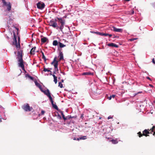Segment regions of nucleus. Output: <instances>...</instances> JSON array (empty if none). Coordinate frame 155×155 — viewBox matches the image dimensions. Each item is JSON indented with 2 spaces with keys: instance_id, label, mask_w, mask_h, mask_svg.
<instances>
[{
  "instance_id": "nucleus-1",
  "label": "nucleus",
  "mask_w": 155,
  "mask_h": 155,
  "mask_svg": "<svg viewBox=\"0 0 155 155\" xmlns=\"http://www.w3.org/2000/svg\"><path fill=\"white\" fill-rule=\"evenodd\" d=\"M23 55V53L22 50L18 51L17 59H18V61L19 62L18 66L21 67L23 70L25 71L24 68L25 66L24 64V61L22 58Z\"/></svg>"
},
{
  "instance_id": "nucleus-2",
  "label": "nucleus",
  "mask_w": 155,
  "mask_h": 155,
  "mask_svg": "<svg viewBox=\"0 0 155 155\" xmlns=\"http://www.w3.org/2000/svg\"><path fill=\"white\" fill-rule=\"evenodd\" d=\"M57 57H55L53 61L51 63V64L53 65L54 67V71H53L54 74H56V72H58V61L56 60Z\"/></svg>"
},
{
  "instance_id": "nucleus-3",
  "label": "nucleus",
  "mask_w": 155,
  "mask_h": 155,
  "mask_svg": "<svg viewBox=\"0 0 155 155\" xmlns=\"http://www.w3.org/2000/svg\"><path fill=\"white\" fill-rule=\"evenodd\" d=\"M57 18L58 20V22L59 23V25H60V26H59V29H60L61 31H62L64 26L65 24V20H64L62 18H59L57 17Z\"/></svg>"
},
{
  "instance_id": "nucleus-4",
  "label": "nucleus",
  "mask_w": 155,
  "mask_h": 155,
  "mask_svg": "<svg viewBox=\"0 0 155 155\" xmlns=\"http://www.w3.org/2000/svg\"><path fill=\"white\" fill-rule=\"evenodd\" d=\"M2 3H3V6H6L7 7V10L10 12L11 9L12 5L11 3L10 2H7L5 0H1Z\"/></svg>"
},
{
  "instance_id": "nucleus-5",
  "label": "nucleus",
  "mask_w": 155,
  "mask_h": 155,
  "mask_svg": "<svg viewBox=\"0 0 155 155\" xmlns=\"http://www.w3.org/2000/svg\"><path fill=\"white\" fill-rule=\"evenodd\" d=\"M56 21V19H55V21L51 20L49 22V25L50 26H52L54 28H56V29L58 30L59 29V26H58Z\"/></svg>"
},
{
  "instance_id": "nucleus-6",
  "label": "nucleus",
  "mask_w": 155,
  "mask_h": 155,
  "mask_svg": "<svg viewBox=\"0 0 155 155\" xmlns=\"http://www.w3.org/2000/svg\"><path fill=\"white\" fill-rule=\"evenodd\" d=\"M21 107L25 111H30L33 109L32 107H30L29 104L27 103L23 105Z\"/></svg>"
},
{
  "instance_id": "nucleus-7",
  "label": "nucleus",
  "mask_w": 155,
  "mask_h": 155,
  "mask_svg": "<svg viewBox=\"0 0 155 155\" xmlns=\"http://www.w3.org/2000/svg\"><path fill=\"white\" fill-rule=\"evenodd\" d=\"M14 39V41L13 42V43L14 45H15L17 48H20V46L19 43L20 41V38L19 37H18V43L17 42V40L16 38H15Z\"/></svg>"
},
{
  "instance_id": "nucleus-8",
  "label": "nucleus",
  "mask_w": 155,
  "mask_h": 155,
  "mask_svg": "<svg viewBox=\"0 0 155 155\" xmlns=\"http://www.w3.org/2000/svg\"><path fill=\"white\" fill-rule=\"evenodd\" d=\"M37 7L40 9H42L45 6V4L42 2H39L37 4Z\"/></svg>"
},
{
  "instance_id": "nucleus-9",
  "label": "nucleus",
  "mask_w": 155,
  "mask_h": 155,
  "mask_svg": "<svg viewBox=\"0 0 155 155\" xmlns=\"http://www.w3.org/2000/svg\"><path fill=\"white\" fill-rule=\"evenodd\" d=\"M143 136H145L146 137L149 136V135H148V134H150L149 129L144 130L143 131Z\"/></svg>"
},
{
  "instance_id": "nucleus-10",
  "label": "nucleus",
  "mask_w": 155,
  "mask_h": 155,
  "mask_svg": "<svg viewBox=\"0 0 155 155\" xmlns=\"http://www.w3.org/2000/svg\"><path fill=\"white\" fill-rule=\"evenodd\" d=\"M58 49L60 51L59 57H60L59 61H60L63 59V54L62 52L61 51V49H60L59 48H58Z\"/></svg>"
},
{
  "instance_id": "nucleus-11",
  "label": "nucleus",
  "mask_w": 155,
  "mask_h": 155,
  "mask_svg": "<svg viewBox=\"0 0 155 155\" xmlns=\"http://www.w3.org/2000/svg\"><path fill=\"white\" fill-rule=\"evenodd\" d=\"M112 28L114 31L116 32H122L123 31V29L121 28H117L113 26Z\"/></svg>"
},
{
  "instance_id": "nucleus-12",
  "label": "nucleus",
  "mask_w": 155,
  "mask_h": 155,
  "mask_svg": "<svg viewBox=\"0 0 155 155\" xmlns=\"http://www.w3.org/2000/svg\"><path fill=\"white\" fill-rule=\"evenodd\" d=\"M41 91V92H43L47 96L48 95V94H51L49 90L48 89H47L46 90H45V91H44L42 89Z\"/></svg>"
},
{
  "instance_id": "nucleus-13",
  "label": "nucleus",
  "mask_w": 155,
  "mask_h": 155,
  "mask_svg": "<svg viewBox=\"0 0 155 155\" xmlns=\"http://www.w3.org/2000/svg\"><path fill=\"white\" fill-rule=\"evenodd\" d=\"M107 45L110 47H114L116 48H118V45L112 43H109Z\"/></svg>"
},
{
  "instance_id": "nucleus-14",
  "label": "nucleus",
  "mask_w": 155,
  "mask_h": 155,
  "mask_svg": "<svg viewBox=\"0 0 155 155\" xmlns=\"http://www.w3.org/2000/svg\"><path fill=\"white\" fill-rule=\"evenodd\" d=\"M36 48V47H35L33 48L30 51V54H35V51Z\"/></svg>"
},
{
  "instance_id": "nucleus-15",
  "label": "nucleus",
  "mask_w": 155,
  "mask_h": 155,
  "mask_svg": "<svg viewBox=\"0 0 155 155\" xmlns=\"http://www.w3.org/2000/svg\"><path fill=\"white\" fill-rule=\"evenodd\" d=\"M35 84L41 90V91L42 90L41 86V85L38 83L36 81H35Z\"/></svg>"
},
{
  "instance_id": "nucleus-16",
  "label": "nucleus",
  "mask_w": 155,
  "mask_h": 155,
  "mask_svg": "<svg viewBox=\"0 0 155 155\" xmlns=\"http://www.w3.org/2000/svg\"><path fill=\"white\" fill-rule=\"evenodd\" d=\"M48 40V39L46 37H44L43 38H42L41 39V41L43 43H44L46 42Z\"/></svg>"
},
{
  "instance_id": "nucleus-17",
  "label": "nucleus",
  "mask_w": 155,
  "mask_h": 155,
  "mask_svg": "<svg viewBox=\"0 0 155 155\" xmlns=\"http://www.w3.org/2000/svg\"><path fill=\"white\" fill-rule=\"evenodd\" d=\"M150 134H152V132H153L155 130V126H153L152 128L150 129H149Z\"/></svg>"
},
{
  "instance_id": "nucleus-18",
  "label": "nucleus",
  "mask_w": 155,
  "mask_h": 155,
  "mask_svg": "<svg viewBox=\"0 0 155 155\" xmlns=\"http://www.w3.org/2000/svg\"><path fill=\"white\" fill-rule=\"evenodd\" d=\"M51 104L53 106V107L56 110H58V107L57 105L54 104V101H51Z\"/></svg>"
},
{
  "instance_id": "nucleus-19",
  "label": "nucleus",
  "mask_w": 155,
  "mask_h": 155,
  "mask_svg": "<svg viewBox=\"0 0 155 155\" xmlns=\"http://www.w3.org/2000/svg\"><path fill=\"white\" fill-rule=\"evenodd\" d=\"M58 44H59V47L61 48H63L66 46L65 45H64L61 42H59Z\"/></svg>"
},
{
  "instance_id": "nucleus-20",
  "label": "nucleus",
  "mask_w": 155,
  "mask_h": 155,
  "mask_svg": "<svg viewBox=\"0 0 155 155\" xmlns=\"http://www.w3.org/2000/svg\"><path fill=\"white\" fill-rule=\"evenodd\" d=\"M110 141L114 144H116L118 143L117 139L115 140L113 139L110 140Z\"/></svg>"
},
{
  "instance_id": "nucleus-21",
  "label": "nucleus",
  "mask_w": 155,
  "mask_h": 155,
  "mask_svg": "<svg viewBox=\"0 0 155 155\" xmlns=\"http://www.w3.org/2000/svg\"><path fill=\"white\" fill-rule=\"evenodd\" d=\"M58 42L56 40L53 41V45L54 46H57L58 45Z\"/></svg>"
},
{
  "instance_id": "nucleus-22",
  "label": "nucleus",
  "mask_w": 155,
  "mask_h": 155,
  "mask_svg": "<svg viewBox=\"0 0 155 155\" xmlns=\"http://www.w3.org/2000/svg\"><path fill=\"white\" fill-rule=\"evenodd\" d=\"M48 97H49V99L50 101H52L53 100L52 97L51 96V94H48Z\"/></svg>"
},
{
  "instance_id": "nucleus-23",
  "label": "nucleus",
  "mask_w": 155,
  "mask_h": 155,
  "mask_svg": "<svg viewBox=\"0 0 155 155\" xmlns=\"http://www.w3.org/2000/svg\"><path fill=\"white\" fill-rule=\"evenodd\" d=\"M48 97H49V99L50 101H52L53 100L52 97L51 96V94H48Z\"/></svg>"
},
{
  "instance_id": "nucleus-24",
  "label": "nucleus",
  "mask_w": 155,
  "mask_h": 155,
  "mask_svg": "<svg viewBox=\"0 0 155 155\" xmlns=\"http://www.w3.org/2000/svg\"><path fill=\"white\" fill-rule=\"evenodd\" d=\"M41 52L42 54V58L43 59H44L45 61H46V58H45V57L44 54V53L42 51H41Z\"/></svg>"
},
{
  "instance_id": "nucleus-25",
  "label": "nucleus",
  "mask_w": 155,
  "mask_h": 155,
  "mask_svg": "<svg viewBox=\"0 0 155 155\" xmlns=\"http://www.w3.org/2000/svg\"><path fill=\"white\" fill-rule=\"evenodd\" d=\"M26 76L28 77V78H29L31 80H34V78L33 77L29 75V74H27L26 75Z\"/></svg>"
},
{
  "instance_id": "nucleus-26",
  "label": "nucleus",
  "mask_w": 155,
  "mask_h": 155,
  "mask_svg": "<svg viewBox=\"0 0 155 155\" xmlns=\"http://www.w3.org/2000/svg\"><path fill=\"white\" fill-rule=\"evenodd\" d=\"M137 134H138V135L139 137H142V136L143 135V134H142L141 132H139L137 133Z\"/></svg>"
},
{
  "instance_id": "nucleus-27",
  "label": "nucleus",
  "mask_w": 155,
  "mask_h": 155,
  "mask_svg": "<svg viewBox=\"0 0 155 155\" xmlns=\"http://www.w3.org/2000/svg\"><path fill=\"white\" fill-rule=\"evenodd\" d=\"M91 73L90 72H84L82 74L83 75H91Z\"/></svg>"
},
{
  "instance_id": "nucleus-28",
  "label": "nucleus",
  "mask_w": 155,
  "mask_h": 155,
  "mask_svg": "<svg viewBox=\"0 0 155 155\" xmlns=\"http://www.w3.org/2000/svg\"><path fill=\"white\" fill-rule=\"evenodd\" d=\"M115 96V95H110V96L108 97V99L109 100H110L112 98H114Z\"/></svg>"
},
{
  "instance_id": "nucleus-29",
  "label": "nucleus",
  "mask_w": 155,
  "mask_h": 155,
  "mask_svg": "<svg viewBox=\"0 0 155 155\" xmlns=\"http://www.w3.org/2000/svg\"><path fill=\"white\" fill-rule=\"evenodd\" d=\"M87 136H83L81 137H80V140H85L87 139Z\"/></svg>"
},
{
  "instance_id": "nucleus-30",
  "label": "nucleus",
  "mask_w": 155,
  "mask_h": 155,
  "mask_svg": "<svg viewBox=\"0 0 155 155\" xmlns=\"http://www.w3.org/2000/svg\"><path fill=\"white\" fill-rule=\"evenodd\" d=\"M58 86L60 88H62L63 87V84L61 82H59L58 83Z\"/></svg>"
},
{
  "instance_id": "nucleus-31",
  "label": "nucleus",
  "mask_w": 155,
  "mask_h": 155,
  "mask_svg": "<svg viewBox=\"0 0 155 155\" xmlns=\"http://www.w3.org/2000/svg\"><path fill=\"white\" fill-rule=\"evenodd\" d=\"M43 71H44L45 72H46V71L49 72V71H51L50 70H48V69L46 68H44V70H43Z\"/></svg>"
},
{
  "instance_id": "nucleus-32",
  "label": "nucleus",
  "mask_w": 155,
  "mask_h": 155,
  "mask_svg": "<svg viewBox=\"0 0 155 155\" xmlns=\"http://www.w3.org/2000/svg\"><path fill=\"white\" fill-rule=\"evenodd\" d=\"M57 77L54 78V82H55V84H57Z\"/></svg>"
},
{
  "instance_id": "nucleus-33",
  "label": "nucleus",
  "mask_w": 155,
  "mask_h": 155,
  "mask_svg": "<svg viewBox=\"0 0 155 155\" xmlns=\"http://www.w3.org/2000/svg\"><path fill=\"white\" fill-rule=\"evenodd\" d=\"M62 117H63V119H64V120H67V118H66V117H65V116H64V115H63V116H62Z\"/></svg>"
},
{
  "instance_id": "nucleus-34",
  "label": "nucleus",
  "mask_w": 155,
  "mask_h": 155,
  "mask_svg": "<svg viewBox=\"0 0 155 155\" xmlns=\"http://www.w3.org/2000/svg\"><path fill=\"white\" fill-rule=\"evenodd\" d=\"M14 39L16 38V36L15 35V32H13Z\"/></svg>"
},
{
  "instance_id": "nucleus-35",
  "label": "nucleus",
  "mask_w": 155,
  "mask_h": 155,
  "mask_svg": "<svg viewBox=\"0 0 155 155\" xmlns=\"http://www.w3.org/2000/svg\"><path fill=\"white\" fill-rule=\"evenodd\" d=\"M137 38H131V39H130V41H134V40H136L137 39Z\"/></svg>"
},
{
  "instance_id": "nucleus-36",
  "label": "nucleus",
  "mask_w": 155,
  "mask_h": 155,
  "mask_svg": "<svg viewBox=\"0 0 155 155\" xmlns=\"http://www.w3.org/2000/svg\"><path fill=\"white\" fill-rule=\"evenodd\" d=\"M66 118H67V119L69 120L72 117L70 116H68Z\"/></svg>"
},
{
  "instance_id": "nucleus-37",
  "label": "nucleus",
  "mask_w": 155,
  "mask_h": 155,
  "mask_svg": "<svg viewBox=\"0 0 155 155\" xmlns=\"http://www.w3.org/2000/svg\"><path fill=\"white\" fill-rule=\"evenodd\" d=\"M108 33H103V36H108Z\"/></svg>"
},
{
  "instance_id": "nucleus-38",
  "label": "nucleus",
  "mask_w": 155,
  "mask_h": 155,
  "mask_svg": "<svg viewBox=\"0 0 155 155\" xmlns=\"http://www.w3.org/2000/svg\"><path fill=\"white\" fill-rule=\"evenodd\" d=\"M99 33V35H101V36H103V32H100V33Z\"/></svg>"
},
{
  "instance_id": "nucleus-39",
  "label": "nucleus",
  "mask_w": 155,
  "mask_h": 155,
  "mask_svg": "<svg viewBox=\"0 0 155 155\" xmlns=\"http://www.w3.org/2000/svg\"><path fill=\"white\" fill-rule=\"evenodd\" d=\"M45 113V112L43 110H42L41 111V114H44Z\"/></svg>"
},
{
  "instance_id": "nucleus-40",
  "label": "nucleus",
  "mask_w": 155,
  "mask_h": 155,
  "mask_svg": "<svg viewBox=\"0 0 155 155\" xmlns=\"http://www.w3.org/2000/svg\"><path fill=\"white\" fill-rule=\"evenodd\" d=\"M147 78L148 80H150V81H151V79L149 77H146Z\"/></svg>"
},
{
  "instance_id": "nucleus-41",
  "label": "nucleus",
  "mask_w": 155,
  "mask_h": 155,
  "mask_svg": "<svg viewBox=\"0 0 155 155\" xmlns=\"http://www.w3.org/2000/svg\"><path fill=\"white\" fill-rule=\"evenodd\" d=\"M152 62L153 63L155 64V60H154V58H153L152 60Z\"/></svg>"
},
{
  "instance_id": "nucleus-42",
  "label": "nucleus",
  "mask_w": 155,
  "mask_h": 155,
  "mask_svg": "<svg viewBox=\"0 0 155 155\" xmlns=\"http://www.w3.org/2000/svg\"><path fill=\"white\" fill-rule=\"evenodd\" d=\"M52 75L53 76V78H57V77H56V76H55V75L54 74H53Z\"/></svg>"
},
{
  "instance_id": "nucleus-43",
  "label": "nucleus",
  "mask_w": 155,
  "mask_h": 155,
  "mask_svg": "<svg viewBox=\"0 0 155 155\" xmlns=\"http://www.w3.org/2000/svg\"><path fill=\"white\" fill-rule=\"evenodd\" d=\"M108 36L110 37H111L112 35L109 34H108Z\"/></svg>"
},
{
  "instance_id": "nucleus-44",
  "label": "nucleus",
  "mask_w": 155,
  "mask_h": 155,
  "mask_svg": "<svg viewBox=\"0 0 155 155\" xmlns=\"http://www.w3.org/2000/svg\"><path fill=\"white\" fill-rule=\"evenodd\" d=\"M61 115H62V116L63 115H64V113H63V111H61Z\"/></svg>"
},
{
  "instance_id": "nucleus-45",
  "label": "nucleus",
  "mask_w": 155,
  "mask_h": 155,
  "mask_svg": "<svg viewBox=\"0 0 155 155\" xmlns=\"http://www.w3.org/2000/svg\"><path fill=\"white\" fill-rule=\"evenodd\" d=\"M94 33H95V34H97V35H99V33H100V32H94Z\"/></svg>"
},
{
  "instance_id": "nucleus-46",
  "label": "nucleus",
  "mask_w": 155,
  "mask_h": 155,
  "mask_svg": "<svg viewBox=\"0 0 155 155\" xmlns=\"http://www.w3.org/2000/svg\"><path fill=\"white\" fill-rule=\"evenodd\" d=\"M2 117L1 116V115H0V122H1L2 121Z\"/></svg>"
},
{
  "instance_id": "nucleus-47",
  "label": "nucleus",
  "mask_w": 155,
  "mask_h": 155,
  "mask_svg": "<svg viewBox=\"0 0 155 155\" xmlns=\"http://www.w3.org/2000/svg\"><path fill=\"white\" fill-rule=\"evenodd\" d=\"M58 117L59 118H60V119H61V117L60 116V115H58Z\"/></svg>"
},
{
  "instance_id": "nucleus-48",
  "label": "nucleus",
  "mask_w": 155,
  "mask_h": 155,
  "mask_svg": "<svg viewBox=\"0 0 155 155\" xmlns=\"http://www.w3.org/2000/svg\"><path fill=\"white\" fill-rule=\"evenodd\" d=\"M49 72H50V74L51 75H52L53 74H52V72L51 71H49Z\"/></svg>"
},
{
  "instance_id": "nucleus-49",
  "label": "nucleus",
  "mask_w": 155,
  "mask_h": 155,
  "mask_svg": "<svg viewBox=\"0 0 155 155\" xmlns=\"http://www.w3.org/2000/svg\"><path fill=\"white\" fill-rule=\"evenodd\" d=\"M149 86H150V87H153V85H151V84H149Z\"/></svg>"
},
{
  "instance_id": "nucleus-50",
  "label": "nucleus",
  "mask_w": 155,
  "mask_h": 155,
  "mask_svg": "<svg viewBox=\"0 0 155 155\" xmlns=\"http://www.w3.org/2000/svg\"><path fill=\"white\" fill-rule=\"evenodd\" d=\"M112 118V117H110V116L109 117H108V119H110V118Z\"/></svg>"
},
{
  "instance_id": "nucleus-51",
  "label": "nucleus",
  "mask_w": 155,
  "mask_h": 155,
  "mask_svg": "<svg viewBox=\"0 0 155 155\" xmlns=\"http://www.w3.org/2000/svg\"><path fill=\"white\" fill-rule=\"evenodd\" d=\"M141 92H138V93H137L135 94L134 96H135V95H137V94H139V93H141Z\"/></svg>"
},
{
  "instance_id": "nucleus-52",
  "label": "nucleus",
  "mask_w": 155,
  "mask_h": 155,
  "mask_svg": "<svg viewBox=\"0 0 155 155\" xmlns=\"http://www.w3.org/2000/svg\"><path fill=\"white\" fill-rule=\"evenodd\" d=\"M134 13V11H132V14H133Z\"/></svg>"
},
{
  "instance_id": "nucleus-53",
  "label": "nucleus",
  "mask_w": 155,
  "mask_h": 155,
  "mask_svg": "<svg viewBox=\"0 0 155 155\" xmlns=\"http://www.w3.org/2000/svg\"><path fill=\"white\" fill-rule=\"evenodd\" d=\"M91 32L92 33H94V32H95L94 31H91Z\"/></svg>"
},
{
  "instance_id": "nucleus-54",
  "label": "nucleus",
  "mask_w": 155,
  "mask_h": 155,
  "mask_svg": "<svg viewBox=\"0 0 155 155\" xmlns=\"http://www.w3.org/2000/svg\"><path fill=\"white\" fill-rule=\"evenodd\" d=\"M80 140V138H78L77 139V140Z\"/></svg>"
},
{
  "instance_id": "nucleus-55",
  "label": "nucleus",
  "mask_w": 155,
  "mask_h": 155,
  "mask_svg": "<svg viewBox=\"0 0 155 155\" xmlns=\"http://www.w3.org/2000/svg\"><path fill=\"white\" fill-rule=\"evenodd\" d=\"M81 118H82V117H83V114H82L81 115Z\"/></svg>"
},
{
  "instance_id": "nucleus-56",
  "label": "nucleus",
  "mask_w": 155,
  "mask_h": 155,
  "mask_svg": "<svg viewBox=\"0 0 155 155\" xmlns=\"http://www.w3.org/2000/svg\"><path fill=\"white\" fill-rule=\"evenodd\" d=\"M7 38H8V39H9V38L8 36H7Z\"/></svg>"
},
{
  "instance_id": "nucleus-57",
  "label": "nucleus",
  "mask_w": 155,
  "mask_h": 155,
  "mask_svg": "<svg viewBox=\"0 0 155 155\" xmlns=\"http://www.w3.org/2000/svg\"><path fill=\"white\" fill-rule=\"evenodd\" d=\"M73 139H74V140H77V139L75 138H74Z\"/></svg>"
},
{
  "instance_id": "nucleus-58",
  "label": "nucleus",
  "mask_w": 155,
  "mask_h": 155,
  "mask_svg": "<svg viewBox=\"0 0 155 155\" xmlns=\"http://www.w3.org/2000/svg\"><path fill=\"white\" fill-rule=\"evenodd\" d=\"M61 82H64V80H61Z\"/></svg>"
},
{
  "instance_id": "nucleus-59",
  "label": "nucleus",
  "mask_w": 155,
  "mask_h": 155,
  "mask_svg": "<svg viewBox=\"0 0 155 155\" xmlns=\"http://www.w3.org/2000/svg\"><path fill=\"white\" fill-rule=\"evenodd\" d=\"M130 0H125L126 1H130Z\"/></svg>"
},
{
  "instance_id": "nucleus-60",
  "label": "nucleus",
  "mask_w": 155,
  "mask_h": 155,
  "mask_svg": "<svg viewBox=\"0 0 155 155\" xmlns=\"http://www.w3.org/2000/svg\"><path fill=\"white\" fill-rule=\"evenodd\" d=\"M66 16H64L63 18H66Z\"/></svg>"
},
{
  "instance_id": "nucleus-61",
  "label": "nucleus",
  "mask_w": 155,
  "mask_h": 155,
  "mask_svg": "<svg viewBox=\"0 0 155 155\" xmlns=\"http://www.w3.org/2000/svg\"><path fill=\"white\" fill-rule=\"evenodd\" d=\"M16 29L17 30V31H18V29L17 28H16Z\"/></svg>"
},
{
  "instance_id": "nucleus-62",
  "label": "nucleus",
  "mask_w": 155,
  "mask_h": 155,
  "mask_svg": "<svg viewBox=\"0 0 155 155\" xmlns=\"http://www.w3.org/2000/svg\"><path fill=\"white\" fill-rule=\"evenodd\" d=\"M9 34H10L11 35H12V33L11 32H9Z\"/></svg>"
},
{
  "instance_id": "nucleus-63",
  "label": "nucleus",
  "mask_w": 155,
  "mask_h": 155,
  "mask_svg": "<svg viewBox=\"0 0 155 155\" xmlns=\"http://www.w3.org/2000/svg\"><path fill=\"white\" fill-rule=\"evenodd\" d=\"M16 51H15V54H16Z\"/></svg>"
}]
</instances>
